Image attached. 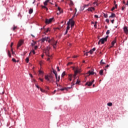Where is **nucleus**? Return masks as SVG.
<instances>
[{
    "instance_id": "nucleus-1",
    "label": "nucleus",
    "mask_w": 128,
    "mask_h": 128,
    "mask_svg": "<svg viewBox=\"0 0 128 128\" xmlns=\"http://www.w3.org/2000/svg\"><path fill=\"white\" fill-rule=\"evenodd\" d=\"M45 40L46 42H48L50 44H52L54 48H56V44H58V41L54 42V38L52 39H49L50 38L48 37H45Z\"/></svg>"
},
{
    "instance_id": "nucleus-2",
    "label": "nucleus",
    "mask_w": 128,
    "mask_h": 128,
    "mask_svg": "<svg viewBox=\"0 0 128 128\" xmlns=\"http://www.w3.org/2000/svg\"><path fill=\"white\" fill-rule=\"evenodd\" d=\"M44 78L46 80L50 82H54V76L52 74L46 75L44 76Z\"/></svg>"
},
{
    "instance_id": "nucleus-3",
    "label": "nucleus",
    "mask_w": 128,
    "mask_h": 128,
    "mask_svg": "<svg viewBox=\"0 0 128 128\" xmlns=\"http://www.w3.org/2000/svg\"><path fill=\"white\" fill-rule=\"evenodd\" d=\"M74 86V81L72 82L71 87H68V88H60V90L63 91V90H68V89H70L71 88H72V86Z\"/></svg>"
},
{
    "instance_id": "nucleus-4",
    "label": "nucleus",
    "mask_w": 128,
    "mask_h": 128,
    "mask_svg": "<svg viewBox=\"0 0 128 128\" xmlns=\"http://www.w3.org/2000/svg\"><path fill=\"white\" fill-rule=\"evenodd\" d=\"M53 20L54 18H51L50 19L46 18L45 20V23L46 24H50Z\"/></svg>"
},
{
    "instance_id": "nucleus-5",
    "label": "nucleus",
    "mask_w": 128,
    "mask_h": 128,
    "mask_svg": "<svg viewBox=\"0 0 128 128\" xmlns=\"http://www.w3.org/2000/svg\"><path fill=\"white\" fill-rule=\"evenodd\" d=\"M94 82V80H93L92 82H87L85 86H90L92 85V84Z\"/></svg>"
},
{
    "instance_id": "nucleus-6",
    "label": "nucleus",
    "mask_w": 128,
    "mask_h": 128,
    "mask_svg": "<svg viewBox=\"0 0 128 128\" xmlns=\"http://www.w3.org/2000/svg\"><path fill=\"white\" fill-rule=\"evenodd\" d=\"M22 44H24V40H20L18 42V44L17 46V48H20V46H21Z\"/></svg>"
},
{
    "instance_id": "nucleus-7",
    "label": "nucleus",
    "mask_w": 128,
    "mask_h": 128,
    "mask_svg": "<svg viewBox=\"0 0 128 128\" xmlns=\"http://www.w3.org/2000/svg\"><path fill=\"white\" fill-rule=\"evenodd\" d=\"M44 52L46 54V56H50V50H48V48L46 49L44 51Z\"/></svg>"
},
{
    "instance_id": "nucleus-8",
    "label": "nucleus",
    "mask_w": 128,
    "mask_h": 128,
    "mask_svg": "<svg viewBox=\"0 0 128 128\" xmlns=\"http://www.w3.org/2000/svg\"><path fill=\"white\" fill-rule=\"evenodd\" d=\"M124 34H128V27H126V26H125L124 28Z\"/></svg>"
},
{
    "instance_id": "nucleus-9",
    "label": "nucleus",
    "mask_w": 128,
    "mask_h": 128,
    "mask_svg": "<svg viewBox=\"0 0 128 128\" xmlns=\"http://www.w3.org/2000/svg\"><path fill=\"white\" fill-rule=\"evenodd\" d=\"M56 84H57V86H58V82H60V76H58H58H56Z\"/></svg>"
},
{
    "instance_id": "nucleus-10",
    "label": "nucleus",
    "mask_w": 128,
    "mask_h": 128,
    "mask_svg": "<svg viewBox=\"0 0 128 128\" xmlns=\"http://www.w3.org/2000/svg\"><path fill=\"white\" fill-rule=\"evenodd\" d=\"M100 42L102 44H104V42H106V38H102L100 40Z\"/></svg>"
},
{
    "instance_id": "nucleus-11",
    "label": "nucleus",
    "mask_w": 128,
    "mask_h": 128,
    "mask_svg": "<svg viewBox=\"0 0 128 128\" xmlns=\"http://www.w3.org/2000/svg\"><path fill=\"white\" fill-rule=\"evenodd\" d=\"M76 71L78 72V74H80L82 72V69L78 68V66H76Z\"/></svg>"
},
{
    "instance_id": "nucleus-12",
    "label": "nucleus",
    "mask_w": 128,
    "mask_h": 128,
    "mask_svg": "<svg viewBox=\"0 0 128 128\" xmlns=\"http://www.w3.org/2000/svg\"><path fill=\"white\" fill-rule=\"evenodd\" d=\"M50 0H46L44 2V6H46L48 4V2H50L51 4H52V2H50Z\"/></svg>"
},
{
    "instance_id": "nucleus-13",
    "label": "nucleus",
    "mask_w": 128,
    "mask_h": 128,
    "mask_svg": "<svg viewBox=\"0 0 128 128\" xmlns=\"http://www.w3.org/2000/svg\"><path fill=\"white\" fill-rule=\"evenodd\" d=\"M70 22V24H71V28L74 27V20H69Z\"/></svg>"
},
{
    "instance_id": "nucleus-14",
    "label": "nucleus",
    "mask_w": 128,
    "mask_h": 128,
    "mask_svg": "<svg viewBox=\"0 0 128 128\" xmlns=\"http://www.w3.org/2000/svg\"><path fill=\"white\" fill-rule=\"evenodd\" d=\"M67 24H68V26L66 28V30H69L70 28V21L68 22L67 23Z\"/></svg>"
},
{
    "instance_id": "nucleus-15",
    "label": "nucleus",
    "mask_w": 128,
    "mask_h": 128,
    "mask_svg": "<svg viewBox=\"0 0 128 128\" xmlns=\"http://www.w3.org/2000/svg\"><path fill=\"white\" fill-rule=\"evenodd\" d=\"M68 80H70V82H72V74H68Z\"/></svg>"
},
{
    "instance_id": "nucleus-16",
    "label": "nucleus",
    "mask_w": 128,
    "mask_h": 128,
    "mask_svg": "<svg viewBox=\"0 0 128 128\" xmlns=\"http://www.w3.org/2000/svg\"><path fill=\"white\" fill-rule=\"evenodd\" d=\"M94 50H96V48H94L92 49L91 50H90L89 53L90 54H92L94 52Z\"/></svg>"
},
{
    "instance_id": "nucleus-17",
    "label": "nucleus",
    "mask_w": 128,
    "mask_h": 128,
    "mask_svg": "<svg viewBox=\"0 0 128 128\" xmlns=\"http://www.w3.org/2000/svg\"><path fill=\"white\" fill-rule=\"evenodd\" d=\"M88 74H89V76H90V74H92V75L94 74V71L90 70V71L88 72Z\"/></svg>"
},
{
    "instance_id": "nucleus-18",
    "label": "nucleus",
    "mask_w": 128,
    "mask_h": 128,
    "mask_svg": "<svg viewBox=\"0 0 128 128\" xmlns=\"http://www.w3.org/2000/svg\"><path fill=\"white\" fill-rule=\"evenodd\" d=\"M90 4H84V8H88V6H90Z\"/></svg>"
},
{
    "instance_id": "nucleus-19",
    "label": "nucleus",
    "mask_w": 128,
    "mask_h": 128,
    "mask_svg": "<svg viewBox=\"0 0 128 128\" xmlns=\"http://www.w3.org/2000/svg\"><path fill=\"white\" fill-rule=\"evenodd\" d=\"M32 12H34V10H32V8H30L29 10L28 13L30 14H32Z\"/></svg>"
},
{
    "instance_id": "nucleus-20",
    "label": "nucleus",
    "mask_w": 128,
    "mask_h": 128,
    "mask_svg": "<svg viewBox=\"0 0 128 128\" xmlns=\"http://www.w3.org/2000/svg\"><path fill=\"white\" fill-rule=\"evenodd\" d=\"M50 58H52V55H49L47 59L48 62H50Z\"/></svg>"
},
{
    "instance_id": "nucleus-21",
    "label": "nucleus",
    "mask_w": 128,
    "mask_h": 128,
    "mask_svg": "<svg viewBox=\"0 0 128 128\" xmlns=\"http://www.w3.org/2000/svg\"><path fill=\"white\" fill-rule=\"evenodd\" d=\"M116 40L115 39L114 41H112V46H114V44H116Z\"/></svg>"
},
{
    "instance_id": "nucleus-22",
    "label": "nucleus",
    "mask_w": 128,
    "mask_h": 128,
    "mask_svg": "<svg viewBox=\"0 0 128 128\" xmlns=\"http://www.w3.org/2000/svg\"><path fill=\"white\" fill-rule=\"evenodd\" d=\"M109 18H116V14L112 13L111 16H110Z\"/></svg>"
},
{
    "instance_id": "nucleus-23",
    "label": "nucleus",
    "mask_w": 128,
    "mask_h": 128,
    "mask_svg": "<svg viewBox=\"0 0 128 128\" xmlns=\"http://www.w3.org/2000/svg\"><path fill=\"white\" fill-rule=\"evenodd\" d=\"M52 72L54 74H55V76H58V74L56 70H53Z\"/></svg>"
},
{
    "instance_id": "nucleus-24",
    "label": "nucleus",
    "mask_w": 128,
    "mask_h": 128,
    "mask_svg": "<svg viewBox=\"0 0 128 128\" xmlns=\"http://www.w3.org/2000/svg\"><path fill=\"white\" fill-rule=\"evenodd\" d=\"M100 76H103L104 75V70H102L100 72Z\"/></svg>"
},
{
    "instance_id": "nucleus-25",
    "label": "nucleus",
    "mask_w": 128,
    "mask_h": 128,
    "mask_svg": "<svg viewBox=\"0 0 128 128\" xmlns=\"http://www.w3.org/2000/svg\"><path fill=\"white\" fill-rule=\"evenodd\" d=\"M17 26H14V28H12V30L14 32V30H16L17 28Z\"/></svg>"
},
{
    "instance_id": "nucleus-26",
    "label": "nucleus",
    "mask_w": 128,
    "mask_h": 128,
    "mask_svg": "<svg viewBox=\"0 0 128 128\" xmlns=\"http://www.w3.org/2000/svg\"><path fill=\"white\" fill-rule=\"evenodd\" d=\"M74 72V74L73 76H74V77L76 76V75L78 74V71L75 70Z\"/></svg>"
},
{
    "instance_id": "nucleus-27",
    "label": "nucleus",
    "mask_w": 128,
    "mask_h": 128,
    "mask_svg": "<svg viewBox=\"0 0 128 128\" xmlns=\"http://www.w3.org/2000/svg\"><path fill=\"white\" fill-rule=\"evenodd\" d=\"M80 80H78V79H77L76 84H80Z\"/></svg>"
},
{
    "instance_id": "nucleus-28",
    "label": "nucleus",
    "mask_w": 128,
    "mask_h": 128,
    "mask_svg": "<svg viewBox=\"0 0 128 128\" xmlns=\"http://www.w3.org/2000/svg\"><path fill=\"white\" fill-rule=\"evenodd\" d=\"M107 106H112V102L108 103Z\"/></svg>"
},
{
    "instance_id": "nucleus-29",
    "label": "nucleus",
    "mask_w": 128,
    "mask_h": 128,
    "mask_svg": "<svg viewBox=\"0 0 128 128\" xmlns=\"http://www.w3.org/2000/svg\"><path fill=\"white\" fill-rule=\"evenodd\" d=\"M8 56L9 58H12V54H10V50L8 51Z\"/></svg>"
},
{
    "instance_id": "nucleus-30",
    "label": "nucleus",
    "mask_w": 128,
    "mask_h": 128,
    "mask_svg": "<svg viewBox=\"0 0 128 128\" xmlns=\"http://www.w3.org/2000/svg\"><path fill=\"white\" fill-rule=\"evenodd\" d=\"M64 76H66V72H64L62 74V77L64 78Z\"/></svg>"
},
{
    "instance_id": "nucleus-31",
    "label": "nucleus",
    "mask_w": 128,
    "mask_h": 128,
    "mask_svg": "<svg viewBox=\"0 0 128 128\" xmlns=\"http://www.w3.org/2000/svg\"><path fill=\"white\" fill-rule=\"evenodd\" d=\"M26 62L28 63V62H30V58H27L26 59Z\"/></svg>"
},
{
    "instance_id": "nucleus-32",
    "label": "nucleus",
    "mask_w": 128,
    "mask_h": 128,
    "mask_svg": "<svg viewBox=\"0 0 128 128\" xmlns=\"http://www.w3.org/2000/svg\"><path fill=\"white\" fill-rule=\"evenodd\" d=\"M40 90L42 92H46V90H44L42 88H40Z\"/></svg>"
},
{
    "instance_id": "nucleus-33",
    "label": "nucleus",
    "mask_w": 128,
    "mask_h": 128,
    "mask_svg": "<svg viewBox=\"0 0 128 128\" xmlns=\"http://www.w3.org/2000/svg\"><path fill=\"white\" fill-rule=\"evenodd\" d=\"M95 8L94 7H90V12H92L93 10H94Z\"/></svg>"
},
{
    "instance_id": "nucleus-34",
    "label": "nucleus",
    "mask_w": 128,
    "mask_h": 128,
    "mask_svg": "<svg viewBox=\"0 0 128 128\" xmlns=\"http://www.w3.org/2000/svg\"><path fill=\"white\" fill-rule=\"evenodd\" d=\"M42 8H46V10H48V8H46V6H42Z\"/></svg>"
},
{
    "instance_id": "nucleus-35",
    "label": "nucleus",
    "mask_w": 128,
    "mask_h": 128,
    "mask_svg": "<svg viewBox=\"0 0 128 128\" xmlns=\"http://www.w3.org/2000/svg\"><path fill=\"white\" fill-rule=\"evenodd\" d=\"M39 74H44V72L42 70H39Z\"/></svg>"
},
{
    "instance_id": "nucleus-36",
    "label": "nucleus",
    "mask_w": 128,
    "mask_h": 128,
    "mask_svg": "<svg viewBox=\"0 0 128 128\" xmlns=\"http://www.w3.org/2000/svg\"><path fill=\"white\" fill-rule=\"evenodd\" d=\"M73 70H74V72L75 70H76V67L73 66L72 67Z\"/></svg>"
},
{
    "instance_id": "nucleus-37",
    "label": "nucleus",
    "mask_w": 128,
    "mask_h": 128,
    "mask_svg": "<svg viewBox=\"0 0 128 128\" xmlns=\"http://www.w3.org/2000/svg\"><path fill=\"white\" fill-rule=\"evenodd\" d=\"M103 60H101L100 61V64H105L106 63L104 62H102Z\"/></svg>"
},
{
    "instance_id": "nucleus-38",
    "label": "nucleus",
    "mask_w": 128,
    "mask_h": 128,
    "mask_svg": "<svg viewBox=\"0 0 128 128\" xmlns=\"http://www.w3.org/2000/svg\"><path fill=\"white\" fill-rule=\"evenodd\" d=\"M42 42H44L45 40H46V39L45 38H43L41 40Z\"/></svg>"
},
{
    "instance_id": "nucleus-39",
    "label": "nucleus",
    "mask_w": 128,
    "mask_h": 128,
    "mask_svg": "<svg viewBox=\"0 0 128 128\" xmlns=\"http://www.w3.org/2000/svg\"><path fill=\"white\" fill-rule=\"evenodd\" d=\"M43 64H44V62H42V61H40V66H42Z\"/></svg>"
},
{
    "instance_id": "nucleus-40",
    "label": "nucleus",
    "mask_w": 128,
    "mask_h": 128,
    "mask_svg": "<svg viewBox=\"0 0 128 128\" xmlns=\"http://www.w3.org/2000/svg\"><path fill=\"white\" fill-rule=\"evenodd\" d=\"M45 32H50V28H47Z\"/></svg>"
},
{
    "instance_id": "nucleus-41",
    "label": "nucleus",
    "mask_w": 128,
    "mask_h": 128,
    "mask_svg": "<svg viewBox=\"0 0 128 128\" xmlns=\"http://www.w3.org/2000/svg\"><path fill=\"white\" fill-rule=\"evenodd\" d=\"M12 62H16V58H13L12 59Z\"/></svg>"
},
{
    "instance_id": "nucleus-42",
    "label": "nucleus",
    "mask_w": 128,
    "mask_h": 128,
    "mask_svg": "<svg viewBox=\"0 0 128 128\" xmlns=\"http://www.w3.org/2000/svg\"><path fill=\"white\" fill-rule=\"evenodd\" d=\"M104 18H108V14H104Z\"/></svg>"
},
{
    "instance_id": "nucleus-43",
    "label": "nucleus",
    "mask_w": 128,
    "mask_h": 128,
    "mask_svg": "<svg viewBox=\"0 0 128 128\" xmlns=\"http://www.w3.org/2000/svg\"><path fill=\"white\" fill-rule=\"evenodd\" d=\"M88 54H90V52H86V53L84 54L85 56H88Z\"/></svg>"
},
{
    "instance_id": "nucleus-44",
    "label": "nucleus",
    "mask_w": 128,
    "mask_h": 128,
    "mask_svg": "<svg viewBox=\"0 0 128 128\" xmlns=\"http://www.w3.org/2000/svg\"><path fill=\"white\" fill-rule=\"evenodd\" d=\"M110 30H108L107 32H106V34H110Z\"/></svg>"
},
{
    "instance_id": "nucleus-45",
    "label": "nucleus",
    "mask_w": 128,
    "mask_h": 128,
    "mask_svg": "<svg viewBox=\"0 0 128 128\" xmlns=\"http://www.w3.org/2000/svg\"><path fill=\"white\" fill-rule=\"evenodd\" d=\"M70 64H72V62H69L67 64V66H70Z\"/></svg>"
},
{
    "instance_id": "nucleus-46",
    "label": "nucleus",
    "mask_w": 128,
    "mask_h": 128,
    "mask_svg": "<svg viewBox=\"0 0 128 128\" xmlns=\"http://www.w3.org/2000/svg\"><path fill=\"white\" fill-rule=\"evenodd\" d=\"M106 22L108 24L110 22V20L108 19H106Z\"/></svg>"
},
{
    "instance_id": "nucleus-47",
    "label": "nucleus",
    "mask_w": 128,
    "mask_h": 128,
    "mask_svg": "<svg viewBox=\"0 0 128 128\" xmlns=\"http://www.w3.org/2000/svg\"><path fill=\"white\" fill-rule=\"evenodd\" d=\"M35 86H36V88H40V86H38V85L36 84Z\"/></svg>"
},
{
    "instance_id": "nucleus-48",
    "label": "nucleus",
    "mask_w": 128,
    "mask_h": 128,
    "mask_svg": "<svg viewBox=\"0 0 128 128\" xmlns=\"http://www.w3.org/2000/svg\"><path fill=\"white\" fill-rule=\"evenodd\" d=\"M70 4H72V6L74 4V2H72V0H70Z\"/></svg>"
},
{
    "instance_id": "nucleus-49",
    "label": "nucleus",
    "mask_w": 128,
    "mask_h": 128,
    "mask_svg": "<svg viewBox=\"0 0 128 128\" xmlns=\"http://www.w3.org/2000/svg\"><path fill=\"white\" fill-rule=\"evenodd\" d=\"M57 70H58V72H60V67L59 66H57Z\"/></svg>"
},
{
    "instance_id": "nucleus-50",
    "label": "nucleus",
    "mask_w": 128,
    "mask_h": 128,
    "mask_svg": "<svg viewBox=\"0 0 128 128\" xmlns=\"http://www.w3.org/2000/svg\"><path fill=\"white\" fill-rule=\"evenodd\" d=\"M94 18H98V15H94Z\"/></svg>"
},
{
    "instance_id": "nucleus-51",
    "label": "nucleus",
    "mask_w": 128,
    "mask_h": 128,
    "mask_svg": "<svg viewBox=\"0 0 128 128\" xmlns=\"http://www.w3.org/2000/svg\"><path fill=\"white\" fill-rule=\"evenodd\" d=\"M115 8H116L112 7V8L111 10L112 12L113 10H114Z\"/></svg>"
},
{
    "instance_id": "nucleus-52",
    "label": "nucleus",
    "mask_w": 128,
    "mask_h": 128,
    "mask_svg": "<svg viewBox=\"0 0 128 128\" xmlns=\"http://www.w3.org/2000/svg\"><path fill=\"white\" fill-rule=\"evenodd\" d=\"M32 52L33 54H36V52H34V50H33L32 51Z\"/></svg>"
},
{
    "instance_id": "nucleus-53",
    "label": "nucleus",
    "mask_w": 128,
    "mask_h": 128,
    "mask_svg": "<svg viewBox=\"0 0 128 128\" xmlns=\"http://www.w3.org/2000/svg\"><path fill=\"white\" fill-rule=\"evenodd\" d=\"M108 36H106V37L104 38H106V40H108Z\"/></svg>"
},
{
    "instance_id": "nucleus-54",
    "label": "nucleus",
    "mask_w": 128,
    "mask_h": 128,
    "mask_svg": "<svg viewBox=\"0 0 128 128\" xmlns=\"http://www.w3.org/2000/svg\"><path fill=\"white\" fill-rule=\"evenodd\" d=\"M14 46V42H12L10 45V47L12 48V46Z\"/></svg>"
},
{
    "instance_id": "nucleus-55",
    "label": "nucleus",
    "mask_w": 128,
    "mask_h": 128,
    "mask_svg": "<svg viewBox=\"0 0 128 128\" xmlns=\"http://www.w3.org/2000/svg\"><path fill=\"white\" fill-rule=\"evenodd\" d=\"M87 10H88V12H90V8H89L88 9H87Z\"/></svg>"
},
{
    "instance_id": "nucleus-56",
    "label": "nucleus",
    "mask_w": 128,
    "mask_h": 128,
    "mask_svg": "<svg viewBox=\"0 0 128 128\" xmlns=\"http://www.w3.org/2000/svg\"><path fill=\"white\" fill-rule=\"evenodd\" d=\"M111 22H112V24H114V20H112Z\"/></svg>"
},
{
    "instance_id": "nucleus-57",
    "label": "nucleus",
    "mask_w": 128,
    "mask_h": 128,
    "mask_svg": "<svg viewBox=\"0 0 128 128\" xmlns=\"http://www.w3.org/2000/svg\"><path fill=\"white\" fill-rule=\"evenodd\" d=\"M115 8H118V4H115Z\"/></svg>"
},
{
    "instance_id": "nucleus-58",
    "label": "nucleus",
    "mask_w": 128,
    "mask_h": 128,
    "mask_svg": "<svg viewBox=\"0 0 128 128\" xmlns=\"http://www.w3.org/2000/svg\"><path fill=\"white\" fill-rule=\"evenodd\" d=\"M58 10H59V12H60V8L58 7Z\"/></svg>"
},
{
    "instance_id": "nucleus-59",
    "label": "nucleus",
    "mask_w": 128,
    "mask_h": 128,
    "mask_svg": "<svg viewBox=\"0 0 128 128\" xmlns=\"http://www.w3.org/2000/svg\"><path fill=\"white\" fill-rule=\"evenodd\" d=\"M46 88H47V90H50V88H48V86H46Z\"/></svg>"
},
{
    "instance_id": "nucleus-60",
    "label": "nucleus",
    "mask_w": 128,
    "mask_h": 128,
    "mask_svg": "<svg viewBox=\"0 0 128 128\" xmlns=\"http://www.w3.org/2000/svg\"><path fill=\"white\" fill-rule=\"evenodd\" d=\"M94 28H96V24H94Z\"/></svg>"
},
{
    "instance_id": "nucleus-61",
    "label": "nucleus",
    "mask_w": 128,
    "mask_h": 128,
    "mask_svg": "<svg viewBox=\"0 0 128 128\" xmlns=\"http://www.w3.org/2000/svg\"><path fill=\"white\" fill-rule=\"evenodd\" d=\"M56 92V90H54V92H53V94H54Z\"/></svg>"
},
{
    "instance_id": "nucleus-62",
    "label": "nucleus",
    "mask_w": 128,
    "mask_h": 128,
    "mask_svg": "<svg viewBox=\"0 0 128 128\" xmlns=\"http://www.w3.org/2000/svg\"><path fill=\"white\" fill-rule=\"evenodd\" d=\"M28 52H24V54H26V53H27Z\"/></svg>"
},
{
    "instance_id": "nucleus-63",
    "label": "nucleus",
    "mask_w": 128,
    "mask_h": 128,
    "mask_svg": "<svg viewBox=\"0 0 128 128\" xmlns=\"http://www.w3.org/2000/svg\"><path fill=\"white\" fill-rule=\"evenodd\" d=\"M39 80H41V82H44V80H42V79L40 78Z\"/></svg>"
},
{
    "instance_id": "nucleus-64",
    "label": "nucleus",
    "mask_w": 128,
    "mask_h": 128,
    "mask_svg": "<svg viewBox=\"0 0 128 128\" xmlns=\"http://www.w3.org/2000/svg\"><path fill=\"white\" fill-rule=\"evenodd\" d=\"M14 54H15V53H14V52L12 51V54H13V55H14Z\"/></svg>"
}]
</instances>
